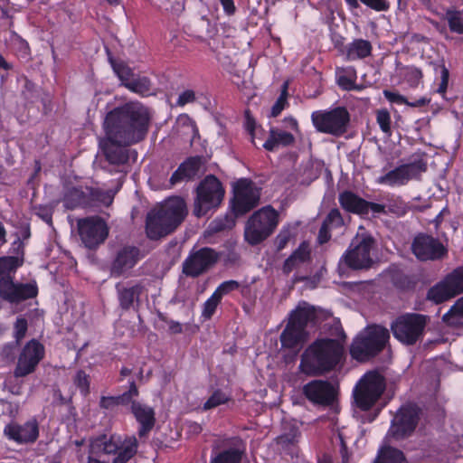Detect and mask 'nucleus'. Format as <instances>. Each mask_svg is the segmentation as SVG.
Here are the masks:
<instances>
[{
	"label": "nucleus",
	"instance_id": "69168bd1",
	"mask_svg": "<svg viewBox=\"0 0 463 463\" xmlns=\"http://www.w3.org/2000/svg\"><path fill=\"white\" fill-rule=\"evenodd\" d=\"M329 229L330 228L323 222V224L319 230L318 238H317L320 244L326 242L330 239V234L328 232Z\"/></svg>",
	"mask_w": 463,
	"mask_h": 463
},
{
	"label": "nucleus",
	"instance_id": "9b49d317",
	"mask_svg": "<svg viewBox=\"0 0 463 463\" xmlns=\"http://www.w3.org/2000/svg\"><path fill=\"white\" fill-rule=\"evenodd\" d=\"M224 194L220 181L213 175H208L197 188V197L194 213L197 217L207 213L209 210L218 206Z\"/></svg>",
	"mask_w": 463,
	"mask_h": 463
},
{
	"label": "nucleus",
	"instance_id": "dca6fc26",
	"mask_svg": "<svg viewBox=\"0 0 463 463\" xmlns=\"http://www.w3.org/2000/svg\"><path fill=\"white\" fill-rule=\"evenodd\" d=\"M260 196V190L253 182L247 179L239 180L234 185L232 208L235 214H244L257 206Z\"/></svg>",
	"mask_w": 463,
	"mask_h": 463
},
{
	"label": "nucleus",
	"instance_id": "9d476101",
	"mask_svg": "<svg viewBox=\"0 0 463 463\" xmlns=\"http://www.w3.org/2000/svg\"><path fill=\"white\" fill-rule=\"evenodd\" d=\"M374 240L368 234H357L352 241L342 260L353 269H369L373 263Z\"/></svg>",
	"mask_w": 463,
	"mask_h": 463
},
{
	"label": "nucleus",
	"instance_id": "c85d7f7f",
	"mask_svg": "<svg viewBox=\"0 0 463 463\" xmlns=\"http://www.w3.org/2000/svg\"><path fill=\"white\" fill-rule=\"evenodd\" d=\"M306 332L288 322L285 329L280 335V342L283 347L295 348L304 342Z\"/></svg>",
	"mask_w": 463,
	"mask_h": 463
},
{
	"label": "nucleus",
	"instance_id": "f8f14e48",
	"mask_svg": "<svg viewBox=\"0 0 463 463\" xmlns=\"http://www.w3.org/2000/svg\"><path fill=\"white\" fill-rule=\"evenodd\" d=\"M426 170V161L419 157L407 164L401 165L377 177L376 183L391 187L402 186L411 180L419 179Z\"/></svg>",
	"mask_w": 463,
	"mask_h": 463
},
{
	"label": "nucleus",
	"instance_id": "cd10ccee",
	"mask_svg": "<svg viewBox=\"0 0 463 463\" xmlns=\"http://www.w3.org/2000/svg\"><path fill=\"white\" fill-rule=\"evenodd\" d=\"M315 317V309L307 302H301L291 311L288 323L305 330L307 322Z\"/></svg>",
	"mask_w": 463,
	"mask_h": 463
},
{
	"label": "nucleus",
	"instance_id": "7c9ffc66",
	"mask_svg": "<svg viewBox=\"0 0 463 463\" xmlns=\"http://www.w3.org/2000/svg\"><path fill=\"white\" fill-rule=\"evenodd\" d=\"M138 394L137 388L134 382L130 383V387L128 392H124L122 395L118 396H103L100 399L99 405L103 409L112 410L115 407L120 404H127L130 402L133 396H137Z\"/></svg>",
	"mask_w": 463,
	"mask_h": 463
},
{
	"label": "nucleus",
	"instance_id": "393cba45",
	"mask_svg": "<svg viewBox=\"0 0 463 463\" xmlns=\"http://www.w3.org/2000/svg\"><path fill=\"white\" fill-rule=\"evenodd\" d=\"M338 201L341 207L349 213L360 215L366 214L368 202L350 191L341 193Z\"/></svg>",
	"mask_w": 463,
	"mask_h": 463
},
{
	"label": "nucleus",
	"instance_id": "e433bc0d",
	"mask_svg": "<svg viewBox=\"0 0 463 463\" xmlns=\"http://www.w3.org/2000/svg\"><path fill=\"white\" fill-rule=\"evenodd\" d=\"M444 18L448 23L450 32L463 34V12L449 8L446 10Z\"/></svg>",
	"mask_w": 463,
	"mask_h": 463
},
{
	"label": "nucleus",
	"instance_id": "c03bdc74",
	"mask_svg": "<svg viewBox=\"0 0 463 463\" xmlns=\"http://www.w3.org/2000/svg\"><path fill=\"white\" fill-rule=\"evenodd\" d=\"M63 203L67 209L78 207L82 203V193L77 188L69 190L64 195Z\"/></svg>",
	"mask_w": 463,
	"mask_h": 463
},
{
	"label": "nucleus",
	"instance_id": "338daca9",
	"mask_svg": "<svg viewBox=\"0 0 463 463\" xmlns=\"http://www.w3.org/2000/svg\"><path fill=\"white\" fill-rule=\"evenodd\" d=\"M285 127L290 128L291 130L298 132V124L296 118L293 117H286L283 120Z\"/></svg>",
	"mask_w": 463,
	"mask_h": 463
},
{
	"label": "nucleus",
	"instance_id": "5fc2aeb1",
	"mask_svg": "<svg viewBox=\"0 0 463 463\" xmlns=\"http://www.w3.org/2000/svg\"><path fill=\"white\" fill-rule=\"evenodd\" d=\"M27 331V321L24 318H17L14 324V335L16 340V345L25 336Z\"/></svg>",
	"mask_w": 463,
	"mask_h": 463
},
{
	"label": "nucleus",
	"instance_id": "864d4df0",
	"mask_svg": "<svg viewBox=\"0 0 463 463\" xmlns=\"http://www.w3.org/2000/svg\"><path fill=\"white\" fill-rule=\"evenodd\" d=\"M74 383L80 389L83 395L89 392L90 381L89 376L83 372L79 371L74 378Z\"/></svg>",
	"mask_w": 463,
	"mask_h": 463
},
{
	"label": "nucleus",
	"instance_id": "bf43d9fd",
	"mask_svg": "<svg viewBox=\"0 0 463 463\" xmlns=\"http://www.w3.org/2000/svg\"><path fill=\"white\" fill-rule=\"evenodd\" d=\"M373 212V213H387L386 203H376L368 202V206L366 207V214L369 212Z\"/></svg>",
	"mask_w": 463,
	"mask_h": 463
},
{
	"label": "nucleus",
	"instance_id": "4d7b16f0",
	"mask_svg": "<svg viewBox=\"0 0 463 463\" xmlns=\"http://www.w3.org/2000/svg\"><path fill=\"white\" fill-rule=\"evenodd\" d=\"M195 100V93L192 90H185L181 92L176 100V105L184 107L186 104L193 103Z\"/></svg>",
	"mask_w": 463,
	"mask_h": 463
},
{
	"label": "nucleus",
	"instance_id": "79ce46f5",
	"mask_svg": "<svg viewBox=\"0 0 463 463\" xmlns=\"http://www.w3.org/2000/svg\"><path fill=\"white\" fill-rule=\"evenodd\" d=\"M403 70V76L407 83L411 88H417L423 77L421 70L415 66H407Z\"/></svg>",
	"mask_w": 463,
	"mask_h": 463
},
{
	"label": "nucleus",
	"instance_id": "37998d69",
	"mask_svg": "<svg viewBox=\"0 0 463 463\" xmlns=\"http://www.w3.org/2000/svg\"><path fill=\"white\" fill-rule=\"evenodd\" d=\"M235 225V218L233 215H225L222 218L213 220L209 228L212 232H217L226 229H232Z\"/></svg>",
	"mask_w": 463,
	"mask_h": 463
},
{
	"label": "nucleus",
	"instance_id": "f03ea898",
	"mask_svg": "<svg viewBox=\"0 0 463 463\" xmlns=\"http://www.w3.org/2000/svg\"><path fill=\"white\" fill-rule=\"evenodd\" d=\"M186 215V205L180 197H171L146 216L147 237L157 240L174 232Z\"/></svg>",
	"mask_w": 463,
	"mask_h": 463
},
{
	"label": "nucleus",
	"instance_id": "09e8293b",
	"mask_svg": "<svg viewBox=\"0 0 463 463\" xmlns=\"http://www.w3.org/2000/svg\"><path fill=\"white\" fill-rule=\"evenodd\" d=\"M287 88H288V83L285 82L283 84V90H282L280 96L279 97V99H277V101L271 108V116L272 117L279 116L281 113V111L285 109L286 105L288 104V102H287Z\"/></svg>",
	"mask_w": 463,
	"mask_h": 463
},
{
	"label": "nucleus",
	"instance_id": "f257e3e1",
	"mask_svg": "<svg viewBox=\"0 0 463 463\" xmlns=\"http://www.w3.org/2000/svg\"><path fill=\"white\" fill-rule=\"evenodd\" d=\"M150 122L147 108L139 102H128L109 111L103 127L111 146L105 148V156L111 164L120 165L128 161V151L123 146L144 139Z\"/></svg>",
	"mask_w": 463,
	"mask_h": 463
},
{
	"label": "nucleus",
	"instance_id": "680f3d73",
	"mask_svg": "<svg viewBox=\"0 0 463 463\" xmlns=\"http://www.w3.org/2000/svg\"><path fill=\"white\" fill-rule=\"evenodd\" d=\"M245 126H246L247 131L250 133V135L251 137L252 143L256 146L255 138H256V132L258 130V128L256 126L254 119H252L250 118H247Z\"/></svg>",
	"mask_w": 463,
	"mask_h": 463
},
{
	"label": "nucleus",
	"instance_id": "ddd939ff",
	"mask_svg": "<svg viewBox=\"0 0 463 463\" xmlns=\"http://www.w3.org/2000/svg\"><path fill=\"white\" fill-rule=\"evenodd\" d=\"M420 410L411 403L402 406L391 421L386 439L401 440L411 436L419 421Z\"/></svg>",
	"mask_w": 463,
	"mask_h": 463
},
{
	"label": "nucleus",
	"instance_id": "3c124183",
	"mask_svg": "<svg viewBox=\"0 0 463 463\" xmlns=\"http://www.w3.org/2000/svg\"><path fill=\"white\" fill-rule=\"evenodd\" d=\"M324 223L330 229L342 226L344 224V220L339 210L332 209L324 221Z\"/></svg>",
	"mask_w": 463,
	"mask_h": 463
},
{
	"label": "nucleus",
	"instance_id": "49530a36",
	"mask_svg": "<svg viewBox=\"0 0 463 463\" xmlns=\"http://www.w3.org/2000/svg\"><path fill=\"white\" fill-rule=\"evenodd\" d=\"M220 302L221 299L213 293L203 305L202 317L204 319H210L215 313Z\"/></svg>",
	"mask_w": 463,
	"mask_h": 463
},
{
	"label": "nucleus",
	"instance_id": "423d86ee",
	"mask_svg": "<svg viewBox=\"0 0 463 463\" xmlns=\"http://www.w3.org/2000/svg\"><path fill=\"white\" fill-rule=\"evenodd\" d=\"M384 390V376L379 371H369L362 376L354 388V403L362 411H368L380 399Z\"/></svg>",
	"mask_w": 463,
	"mask_h": 463
},
{
	"label": "nucleus",
	"instance_id": "412c9836",
	"mask_svg": "<svg viewBox=\"0 0 463 463\" xmlns=\"http://www.w3.org/2000/svg\"><path fill=\"white\" fill-rule=\"evenodd\" d=\"M4 433L18 444H31L39 437V424L33 418L23 424L11 422L5 427Z\"/></svg>",
	"mask_w": 463,
	"mask_h": 463
},
{
	"label": "nucleus",
	"instance_id": "0eeeda50",
	"mask_svg": "<svg viewBox=\"0 0 463 463\" xmlns=\"http://www.w3.org/2000/svg\"><path fill=\"white\" fill-rule=\"evenodd\" d=\"M279 224V213L271 206L255 212L248 220L244 237L250 245H256L269 237Z\"/></svg>",
	"mask_w": 463,
	"mask_h": 463
},
{
	"label": "nucleus",
	"instance_id": "2eb2a0df",
	"mask_svg": "<svg viewBox=\"0 0 463 463\" xmlns=\"http://www.w3.org/2000/svg\"><path fill=\"white\" fill-rule=\"evenodd\" d=\"M78 232L85 247L95 249L107 239L109 227L102 218L92 216L78 221Z\"/></svg>",
	"mask_w": 463,
	"mask_h": 463
},
{
	"label": "nucleus",
	"instance_id": "774afa93",
	"mask_svg": "<svg viewBox=\"0 0 463 463\" xmlns=\"http://www.w3.org/2000/svg\"><path fill=\"white\" fill-rule=\"evenodd\" d=\"M169 330L174 334H179L182 332L183 327L179 322L171 320L168 324Z\"/></svg>",
	"mask_w": 463,
	"mask_h": 463
},
{
	"label": "nucleus",
	"instance_id": "de8ad7c7",
	"mask_svg": "<svg viewBox=\"0 0 463 463\" xmlns=\"http://www.w3.org/2000/svg\"><path fill=\"white\" fill-rule=\"evenodd\" d=\"M114 195L115 193H112L111 191H101L99 189H94L91 191L92 199L105 206H109L112 203Z\"/></svg>",
	"mask_w": 463,
	"mask_h": 463
},
{
	"label": "nucleus",
	"instance_id": "a878e982",
	"mask_svg": "<svg viewBox=\"0 0 463 463\" xmlns=\"http://www.w3.org/2000/svg\"><path fill=\"white\" fill-rule=\"evenodd\" d=\"M292 133L282 129L271 128L269 138L263 143V147L268 151H274L279 146H288L294 143Z\"/></svg>",
	"mask_w": 463,
	"mask_h": 463
},
{
	"label": "nucleus",
	"instance_id": "5701e85b",
	"mask_svg": "<svg viewBox=\"0 0 463 463\" xmlns=\"http://www.w3.org/2000/svg\"><path fill=\"white\" fill-rule=\"evenodd\" d=\"M132 412L140 424L138 434L143 437L149 432L155 424V412L151 407L139 402H132Z\"/></svg>",
	"mask_w": 463,
	"mask_h": 463
},
{
	"label": "nucleus",
	"instance_id": "aec40b11",
	"mask_svg": "<svg viewBox=\"0 0 463 463\" xmlns=\"http://www.w3.org/2000/svg\"><path fill=\"white\" fill-rule=\"evenodd\" d=\"M412 251L420 260H435L447 254V249L435 238L420 234L412 242Z\"/></svg>",
	"mask_w": 463,
	"mask_h": 463
},
{
	"label": "nucleus",
	"instance_id": "7ed1b4c3",
	"mask_svg": "<svg viewBox=\"0 0 463 463\" xmlns=\"http://www.w3.org/2000/svg\"><path fill=\"white\" fill-rule=\"evenodd\" d=\"M343 353L344 348L339 341L319 339L303 353L300 370L308 375L329 371L340 362Z\"/></svg>",
	"mask_w": 463,
	"mask_h": 463
},
{
	"label": "nucleus",
	"instance_id": "473e14b6",
	"mask_svg": "<svg viewBox=\"0 0 463 463\" xmlns=\"http://www.w3.org/2000/svg\"><path fill=\"white\" fill-rule=\"evenodd\" d=\"M337 83L340 88L345 90H361L362 86L355 83L356 71L354 68L349 67L345 69L337 70Z\"/></svg>",
	"mask_w": 463,
	"mask_h": 463
},
{
	"label": "nucleus",
	"instance_id": "a211bd4d",
	"mask_svg": "<svg viewBox=\"0 0 463 463\" xmlns=\"http://www.w3.org/2000/svg\"><path fill=\"white\" fill-rule=\"evenodd\" d=\"M303 393L314 404L334 406L336 400V388L328 381L313 380L303 387Z\"/></svg>",
	"mask_w": 463,
	"mask_h": 463
},
{
	"label": "nucleus",
	"instance_id": "6e6552de",
	"mask_svg": "<svg viewBox=\"0 0 463 463\" xmlns=\"http://www.w3.org/2000/svg\"><path fill=\"white\" fill-rule=\"evenodd\" d=\"M429 317L422 314L407 313L398 317L392 324L393 336L406 345H415L425 332Z\"/></svg>",
	"mask_w": 463,
	"mask_h": 463
},
{
	"label": "nucleus",
	"instance_id": "c9c22d12",
	"mask_svg": "<svg viewBox=\"0 0 463 463\" xmlns=\"http://www.w3.org/2000/svg\"><path fill=\"white\" fill-rule=\"evenodd\" d=\"M442 319L450 326L463 325V297L458 298L450 309L444 314Z\"/></svg>",
	"mask_w": 463,
	"mask_h": 463
},
{
	"label": "nucleus",
	"instance_id": "6ab92c4d",
	"mask_svg": "<svg viewBox=\"0 0 463 463\" xmlns=\"http://www.w3.org/2000/svg\"><path fill=\"white\" fill-rule=\"evenodd\" d=\"M43 354L44 348L43 345L36 340L28 342L18 357L14 375L16 377H24L33 373L43 359Z\"/></svg>",
	"mask_w": 463,
	"mask_h": 463
},
{
	"label": "nucleus",
	"instance_id": "f3484780",
	"mask_svg": "<svg viewBox=\"0 0 463 463\" xmlns=\"http://www.w3.org/2000/svg\"><path fill=\"white\" fill-rule=\"evenodd\" d=\"M218 260V254L211 248H202L192 251L183 263V272L186 276L198 277L210 269Z\"/></svg>",
	"mask_w": 463,
	"mask_h": 463
},
{
	"label": "nucleus",
	"instance_id": "b1692460",
	"mask_svg": "<svg viewBox=\"0 0 463 463\" xmlns=\"http://www.w3.org/2000/svg\"><path fill=\"white\" fill-rule=\"evenodd\" d=\"M244 450L241 442L239 439H233L232 447L213 454L210 463H240Z\"/></svg>",
	"mask_w": 463,
	"mask_h": 463
},
{
	"label": "nucleus",
	"instance_id": "ea45409f",
	"mask_svg": "<svg viewBox=\"0 0 463 463\" xmlns=\"http://www.w3.org/2000/svg\"><path fill=\"white\" fill-rule=\"evenodd\" d=\"M110 63L115 74L125 87L127 86V83L130 82V80L137 75L123 61L118 62L110 59Z\"/></svg>",
	"mask_w": 463,
	"mask_h": 463
},
{
	"label": "nucleus",
	"instance_id": "0e129e2a",
	"mask_svg": "<svg viewBox=\"0 0 463 463\" xmlns=\"http://www.w3.org/2000/svg\"><path fill=\"white\" fill-rule=\"evenodd\" d=\"M219 1H220L221 5L223 8V11L226 14L232 15L235 13L236 7H235L233 0H219Z\"/></svg>",
	"mask_w": 463,
	"mask_h": 463
},
{
	"label": "nucleus",
	"instance_id": "c756f323",
	"mask_svg": "<svg viewBox=\"0 0 463 463\" xmlns=\"http://www.w3.org/2000/svg\"><path fill=\"white\" fill-rule=\"evenodd\" d=\"M372 52V44L370 42L363 39L354 40L347 44L345 48V55L348 61H356L368 57Z\"/></svg>",
	"mask_w": 463,
	"mask_h": 463
},
{
	"label": "nucleus",
	"instance_id": "1a4fd4ad",
	"mask_svg": "<svg viewBox=\"0 0 463 463\" xmlns=\"http://www.w3.org/2000/svg\"><path fill=\"white\" fill-rule=\"evenodd\" d=\"M311 121L318 132L340 137L347 130L350 114L345 107L319 109L312 112Z\"/></svg>",
	"mask_w": 463,
	"mask_h": 463
},
{
	"label": "nucleus",
	"instance_id": "72a5a7b5",
	"mask_svg": "<svg viewBox=\"0 0 463 463\" xmlns=\"http://www.w3.org/2000/svg\"><path fill=\"white\" fill-rule=\"evenodd\" d=\"M373 463H407V460L402 451L385 446L379 450Z\"/></svg>",
	"mask_w": 463,
	"mask_h": 463
},
{
	"label": "nucleus",
	"instance_id": "4468645a",
	"mask_svg": "<svg viewBox=\"0 0 463 463\" xmlns=\"http://www.w3.org/2000/svg\"><path fill=\"white\" fill-rule=\"evenodd\" d=\"M463 293V266L454 269L442 280L431 287L427 298L440 304Z\"/></svg>",
	"mask_w": 463,
	"mask_h": 463
},
{
	"label": "nucleus",
	"instance_id": "58836bf2",
	"mask_svg": "<svg viewBox=\"0 0 463 463\" xmlns=\"http://www.w3.org/2000/svg\"><path fill=\"white\" fill-rule=\"evenodd\" d=\"M383 96L388 101L392 103L398 105L406 104L411 107H420L426 105L429 102V100L425 98H421L415 102H409L406 98L400 93L387 90H383Z\"/></svg>",
	"mask_w": 463,
	"mask_h": 463
},
{
	"label": "nucleus",
	"instance_id": "e2e57ef3",
	"mask_svg": "<svg viewBox=\"0 0 463 463\" xmlns=\"http://www.w3.org/2000/svg\"><path fill=\"white\" fill-rule=\"evenodd\" d=\"M16 344L15 345H7L3 349V355L8 361H13L14 359L15 352H16Z\"/></svg>",
	"mask_w": 463,
	"mask_h": 463
},
{
	"label": "nucleus",
	"instance_id": "4c0bfd02",
	"mask_svg": "<svg viewBox=\"0 0 463 463\" xmlns=\"http://www.w3.org/2000/svg\"><path fill=\"white\" fill-rule=\"evenodd\" d=\"M126 88L140 95H148L151 90V83L148 78L136 75L130 82L127 83Z\"/></svg>",
	"mask_w": 463,
	"mask_h": 463
},
{
	"label": "nucleus",
	"instance_id": "8fccbe9b",
	"mask_svg": "<svg viewBox=\"0 0 463 463\" xmlns=\"http://www.w3.org/2000/svg\"><path fill=\"white\" fill-rule=\"evenodd\" d=\"M238 288L239 283L237 281L227 280L219 285L218 288L213 292V294L222 300L223 296L229 294L233 290H236Z\"/></svg>",
	"mask_w": 463,
	"mask_h": 463
},
{
	"label": "nucleus",
	"instance_id": "052dcab7",
	"mask_svg": "<svg viewBox=\"0 0 463 463\" xmlns=\"http://www.w3.org/2000/svg\"><path fill=\"white\" fill-rule=\"evenodd\" d=\"M177 124L190 128L193 133H194L196 130L194 122L187 115H181L177 119Z\"/></svg>",
	"mask_w": 463,
	"mask_h": 463
},
{
	"label": "nucleus",
	"instance_id": "6e6d98bb",
	"mask_svg": "<svg viewBox=\"0 0 463 463\" xmlns=\"http://www.w3.org/2000/svg\"><path fill=\"white\" fill-rule=\"evenodd\" d=\"M291 232L289 231V229H283L280 231V232L277 235L276 239H275V244H276V247H277V250H283L288 242L289 241V240L291 239Z\"/></svg>",
	"mask_w": 463,
	"mask_h": 463
},
{
	"label": "nucleus",
	"instance_id": "a19ab883",
	"mask_svg": "<svg viewBox=\"0 0 463 463\" xmlns=\"http://www.w3.org/2000/svg\"><path fill=\"white\" fill-rule=\"evenodd\" d=\"M230 397L224 392L216 390L209 397V399L203 403V410L208 411L216 408L219 405L224 404L229 401Z\"/></svg>",
	"mask_w": 463,
	"mask_h": 463
},
{
	"label": "nucleus",
	"instance_id": "2f4dec72",
	"mask_svg": "<svg viewBox=\"0 0 463 463\" xmlns=\"http://www.w3.org/2000/svg\"><path fill=\"white\" fill-rule=\"evenodd\" d=\"M310 250L306 242H303L299 247L285 260L283 270L286 273L291 272L299 264L304 263L309 259Z\"/></svg>",
	"mask_w": 463,
	"mask_h": 463
},
{
	"label": "nucleus",
	"instance_id": "4be33fe9",
	"mask_svg": "<svg viewBox=\"0 0 463 463\" xmlns=\"http://www.w3.org/2000/svg\"><path fill=\"white\" fill-rule=\"evenodd\" d=\"M140 250L137 247L127 246L117 253L111 265V275L119 277L131 269L140 260Z\"/></svg>",
	"mask_w": 463,
	"mask_h": 463
},
{
	"label": "nucleus",
	"instance_id": "f704fd0d",
	"mask_svg": "<svg viewBox=\"0 0 463 463\" xmlns=\"http://www.w3.org/2000/svg\"><path fill=\"white\" fill-rule=\"evenodd\" d=\"M117 288L120 306L125 309L129 308L141 293V287L139 285L123 288H120L119 285H118Z\"/></svg>",
	"mask_w": 463,
	"mask_h": 463
},
{
	"label": "nucleus",
	"instance_id": "a18cd8bd",
	"mask_svg": "<svg viewBox=\"0 0 463 463\" xmlns=\"http://www.w3.org/2000/svg\"><path fill=\"white\" fill-rule=\"evenodd\" d=\"M376 121L381 130L387 136H391V115L386 109H380L376 112Z\"/></svg>",
	"mask_w": 463,
	"mask_h": 463
},
{
	"label": "nucleus",
	"instance_id": "39448f33",
	"mask_svg": "<svg viewBox=\"0 0 463 463\" xmlns=\"http://www.w3.org/2000/svg\"><path fill=\"white\" fill-rule=\"evenodd\" d=\"M389 338L390 334L387 328L377 325L369 326L354 339L350 354L357 361H366L381 352Z\"/></svg>",
	"mask_w": 463,
	"mask_h": 463
},
{
	"label": "nucleus",
	"instance_id": "13d9d810",
	"mask_svg": "<svg viewBox=\"0 0 463 463\" xmlns=\"http://www.w3.org/2000/svg\"><path fill=\"white\" fill-rule=\"evenodd\" d=\"M449 70L444 65L441 66V68H440V83L437 90L438 93H439L441 95H445L447 89H448V85H449Z\"/></svg>",
	"mask_w": 463,
	"mask_h": 463
},
{
	"label": "nucleus",
	"instance_id": "bb28decb",
	"mask_svg": "<svg viewBox=\"0 0 463 463\" xmlns=\"http://www.w3.org/2000/svg\"><path fill=\"white\" fill-rule=\"evenodd\" d=\"M200 168V159L192 157L181 164L170 178L172 184L194 178Z\"/></svg>",
	"mask_w": 463,
	"mask_h": 463
},
{
	"label": "nucleus",
	"instance_id": "20e7f679",
	"mask_svg": "<svg viewBox=\"0 0 463 463\" xmlns=\"http://www.w3.org/2000/svg\"><path fill=\"white\" fill-rule=\"evenodd\" d=\"M18 267L14 257L0 258V296L11 302L18 303L37 295L35 283L14 284L11 273Z\"/></svg>",
	"mask_w": 463,
	"mask_h": 463
},
{
	"label": "nucleus",
	"instance_id": "603ef678",
	"mask_svg": "<svg viewBox=\"0 0 463 463\" xmlns=\"http://www.w3.org/2000/svg\"><path fill=\"white\" fill-rule=\"evenodd\" d=\"M387 213H391L397 216H402L406 213L405 203L399 199L389 200L386 203Z\"/></svg>",
	"mask_w": 463,
	"mask_h": 463
}]
</instances>
